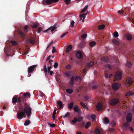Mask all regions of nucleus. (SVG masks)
<instances>
[{
  "label": "nucleus",
  "instance_id": "nucleus-62",
  "mask_svg": "<svg viewBox=\"0 0 134 134\" xmlns=\"http://www.w3.org/2000/svg\"><path fill=\"white\" fill-rule=\"evenodd\" d=\"M124 11L123 10H119L118 11V14H121V13H124Z\"/></svg>",
  "mask_w": 134,
  "mask_h": 134
},
{
  "label": "nucleus",
  "instance_id": "nucleus-25",
  "mask_svg": "<svg viewBox=\"0 0 134 134\" xmlns=\"http://www.w3.org/2000/svg\"><path fill=\"white\" fill-rule=\"evenodd\" d=\"M74 103L73 102L70 103L68 105V107L69 109H72L74 105Z\"/></svg>",
  "mask_w": 134,
  "mask_h": 134
},
{
  "label": "nucleus",
  "instance_id": "nucleus-13",
  "mask_svg": "<svg viewBox=\"0 0 134 134\" xmlns=\"http://www.w3.org/2000/svg\"><path fill=\"white\" fill-rule=\"evenodd\" d=\"M88 13H88V12L87 11V13H84L81 14L80 16V20H81L83 18V19L82 20V22H84V19L85 18V16L88 14Z\"/></svg>",
  "mask_w": 134,
  "mask_h": 134
},
{
  "label": "nucleus",
  "instance_id": "nucleus-2",
  "mask_svg": "<svg viewBox=\"0 0 134 134\" xmlns=\"http://www.w3.org/2000/svg\"><path fill=\"white\" fill-rule=\"evenodd\" d=\"M16 117L19 120L21 119L24 117H26V115L24 111H21L18 112L16 114Z\"/></svg>",
  "mask_w": 134,
  "mask_h": 134
},
{
  "label": "nucleus",
  "instance_id": "nucleus-44",
  "mask_svg": "<svg viewBox=\"0 0 134 134\" xmlns=\"http://www.w3.org/2000/svg\"><path fill=\"white\" fill-rule=\"evenodd\" d=\"M71 121L73 123L75 124L76 122L78 121L76 117H75L74 118L73 120H72Z\"/></svg>",
  "mask_w": 134,
  "mask_h": 134
},
{
  "label": "nucleus",
  "instance_id": "nucleus-49",
  "mask_svg": "<svg viewBox=\"0 0 134 134\" xmlns=\"http://www.w3.org/2000/svg\"><path fill=\"white\" fill-rule=\"evenodd\" d=\"M11 43L13 45H16L17 44L16 42L15 41H11Z\"/></svg>",
  "mask_w": 134,
  "mask_h": 134
},
{
  "label": "nucleus",
  "instance_id": "nucleus-18",
  "mask_svg": "<svg viewBox=\"0 0 134 134\" xmlns=\"http://www.w3.org/2000/svg\"><path fill=\"white\" fill-rule=\"evenodd\" d=\"M28 41L31 44H34L35 43V41L34 38L32 37L31 36L29 37Z\"/></svg>",
  "mask_w": 134,
  "mask_h": 134
},
{
  "label": "nucleus",
  "instance_id": "nucleus-7",
  "mask_svg": "<svg viewBox=\"0 0 134 134\" xmlns=\"http://www.w3.org/2000/svg\"><path fill=\"white\" fill-rule=\"evenodd\" d=\"M37 65H35L32 66H30L28 68V72L29 73L28 75H29V74L33 72L35 69L37 67Z\"/></svg>",
  "mask_w": 134,
  "mask_h": 134
},
{
  "label": "nucleus",
  "instance_id": "nucleus-26",
  "mask_svg": "<svg viewBox=\"0 0 134 134\" xmlns=\"http://www.w3.org/2000/svg\"><path fill=\"white\" fill-rule=\"evenodd\" d=\"M31 123V121L29 120H27L25 121L24 124V125L25 126H27L29 125Z\"/></svg>",
  "mask_w": 134,
  "mask_h": 134
},
{
  "label": "nucleus",
  "instance_id": "nucleus-60",
  "mask_svg": "<svg viewBox=\"0 0 134 134\" xmlns=\"http://www.w3.org/2000/svg\"><path fill=\"white\" fill-rule=\"evenodd\" d=\"M58 65V64L57 63H55L54 65V67L55 68H56L57 67Z\"/></svg>",
  "mask_w": 134,
  "mask_h": 134
},
{
  "label": "nucleus",
  "instance_id": "nucleus-47",
  "mask_svg": "<svg viewBox=\"0 0 134 134\" xmlns=\"http://www.w3.org/2000/svg\"><path fill=\"white\" fill-rule=\"evenodd\" d=\"M70 115V113L69 112H68L66 113L65 115L63 116L64 118H66L68 117Z\"/></svg>",
  "mask_w": 134,
  "mask_h": 134
},
{
  "label": "nucleus",
  "instance_id": "nucleus-16",
  "mask_svg": "<svg viewBox=\"0 0 134 134\" xmlns=\"http://www.w3.org/2000/svg\"><path fill=\"white\" fill-rule=\"evenodd\" d=\"M133 82L131 78L128 77L127 78L126 80V82L128 85H131Z\"/></svg>",
  "mask_w": 134,
  "mask_h": 134
},
{
  "label": "nucleus",
  "instance_id": "nucleus-33",
  "mask_svg": "<svg viewBox=\"0 0 134 134\" xmlns=\"http://www.w3.org/2000/svg\"><path fill=\"white\" fill-rule=\"evenodd\" d=\"M132 65L131 63L129 62H127L126 64V66L129 68H130Z\"/></svg>",
  "mask_w": 134,
  "mask_h": 134
},
{
  "label": "nucleus",
  "instance_id": "nucleus-17",
  "mask_svg": "<svg viewBox=\"0 0 134 134\" xmlns=\"http://www.w3.org/2000/svg\"><path fill=\"white\" fill-rule=\"evenodd\" d=\"M75 79V76H72L70 80V81L69 83V85H70L73 87L74 85V80Z\"/></svg>",
  "mask_w": 134,
  "mask_h": 134
},
{
  "label": "nucleus",
  "instance_id": "nucleus-58",
  "mask_svg": "<svg viewBox=\"0 0 134 134\" xmlns=\"http://www.w3.org/2000/svg\"><path fill=\"white\" fill-rule=\"evenodd\" d=\"M68 33V32H66V33H64L60 36V37L62 38L64 37L65 35Z\"/></svg>",
  "mask_w": 134,
  "mask_h": 134
},
{
  "label": "nucleus",
  "instance_id": "nucleus-48",
  "mask_svg": "<svg viewBox=\"0 0 134 134\" xmlns=\"http://www.w3.org/2000/svg\"><path fill=\"white\" fill-rule=\"evenodd\" d=\"M48 125H49L51 127H54L55 126V125L54 124H51L49 123H48Z\"/></svg>",
  "mask_w": 134,
  "mask_h": 134
},
{
  "label": "nucleus",
  "instance_id": "nucleus-8",
  "mask_svg": "<svg viewBox=\"0 0 134 134\" xmlns=\"http://www.w3.org/2000/svg\"><path fill=\"white\" fill-rule=\"evenodd\" d=\"M132 116L131 113H128L126 116V120L127 122H130L132 121Z\"/></svg>",
  "mask_w": 134,
  "mask_h": 134
},
{
  "label": "nucleus",
  "instance_id": "nucleus-23",
  "mask_svg": "<svg viewBox=\"0 0 134 134\" xmlns=\"http://www.w3.org/2000/svg\"><path fill=\"white\" fill-rule=\"evenodd\" d=\"M19 34L22 38H24L25 36L24 34L22 31L20 30H19L18 31Z\"/></svg>",
  "mask_w": 134,
  "mask_h": 134
},
{
  "label": "nucleus",
  "instance_id": "nucleus-39",
  "mask_svg": "<svg viewBox=\"0 0 134 134\" xmlns=\"http://www.w3.org/2000/svg\"><path fill=\"white\" fill-rule=\"evenodd\" d=\"M43 70L44 71L46 74L47 72V66L46 64L44 65L43 67Z\"/></svg>",
  "mask_w": 134,
  "mask_h": 134
},
{
  "label": "nucleus",
  "instance_id": "nucleus-22",
  "mask_svg": "<svg viewBox=\"0 0 134 134\" xmlns=\"http://www.w3.org/2000/svg\"><path fill=\"white\" fill-rule=\"evenodd\" d=\"M80 104L84 108L86 109L87 110H88V108L87 106V105H85L84 103L83 102H81L80 103Z\"/></svg>",
  "mask_w": 134,
  "mask_h": 134
},
{
  "label": "nucleus",
  "instance_id": "nucleus-37",
  "mask_svg": "<svg viewBox=\"0 0 134 134\" xmlns=\"http://www.w3.org/2000/svg\"><path fill=\"white\" fill-rule=\"evenodd\" d=\"M94 64V62L93 61H91L87 64V66L90 67L92 66Z\"/></svg>",
  "mask_w": 134,
  "mask_h": 134
},
{
  "label": "nucleus",
  "instance_id": "nucleus-61",
  "mask_svg": "<svg viewBox=\"0 0 134 134\" xmlns=\"http://www.w3.org/2000/svg\"><path fill=\"white\" fill-rule=\"evenodd\" d=\"M74 23L75 22L73 20H72L71 23V26L72 27L74 26Z\"/></svg>",
  "mask_w": 134,
  "mask_h": 134
},
{
  "label": "nucleus",
  "instance_id": "nucleus-15",
  "mask_svg": "<svg viewBox=\"0 0 134 134\" xmlns=\"http://www.w3.org/2000/svg\"><path fill=\"white\" fill-rule=\"evenodd\" d=\"M18 99L19 105L20 106L22 105L23 103L24 102L22 97L21 96H19L18 98Z\"/></svg>",
  "mask_w": 134,
  "mask_h": 134
},
{
  "label": "nucleus",
  "instance_id": "nucleus-10",
  "mask_svg": "<svg viewBox=\"0 0 134 134\" xmlns=\"http://www.w3.org/2000/svg\"><path fill=\"white\" fill-rule=\"evenodd\" d=\"M64 104L61 101H58L57 102V106L58 108H63Z\"/></svg>",
  "mask_w": 134,
  "mask_h": 134
},
{
  "label": "nucleus",
  "instance_id": "nucleus-32",
  "mask_svg": "<svg viewBox=\"0 0 134 134\" xmlns=\"http://www.w3.org/2000/svg\"><path fill=\"white\" fill-rule=\"evenodd\" d=\"M91 124V123L90 122H87L85 126L86 128L87 129L90 127Z\"/></svg>",
  "mask_w": 134,
  "mask_h": 134
},
{
  "label": "nucleus",
  "instance_id": "nucleus-59",
  "mask_svg": "<svg viewBox=\"0 0 134 134\" xmlns=\"http://www.w3.org/2000/svg\"><path fill=\"white\" fill-rule=\"evenodd\" d=\"M106 67L108 68L109 69H111V65L109 64H107L105 66Z\"/></svg>",
  "mask_w": 134,
  "mask_h": 134
},
{
  "label": "nucleus",
  "instance_id": "nucleus-52",
  "mask_svg": "<svg viewBox=\"0 0 134 134\" xmlns=\"http://www.w3.org/2000/svg\"><path fill=\"white\" fill-rule=\"evenodd\" d=\"M66 68L68 70L70 69L71 68V66L70 64H68L66 66Z\"/></svg>",
  "mask_w": 134,
  "mask_h": 134
},
{
  "label": "nucleus",
  "instance_id": "nucleus-31",
  "mask_svg": "<svg viewBox=\"0 0 134 134\" xmlns=\"http://www.w3.org/2000/svg\"><path fill=\"white\" fill-rule=\"evenodd\" d=\"M112 42L116 45H118L119 44V42L116 40L115 39H113L112 41Z\"/></svg>",
  "mask_w": 134,
  "mask_h": 134
},
{
  "label": "nucleus",
  "instance_id": "nucleus-4",
  "mask_svg": "<svg viewBox=\"0 0 134 134\" xmlns=\"http://www.w3.org/2000/svg\"><path fill=\"white\" fill-rule=\"evenodd\" d=\"M59 0H43V3L44 4L50 5L53 3L58 2Z\"/></svg>",
  "mask_w": 134,
  "mask_h": 134
},
{
  "label": "nucleus",
  "instance_id": "nucleus-3",
  "mask_svg": "<svg viewBox=\"0 0 134 134\" xmlns=\"http://www.w3.org/2000/svg\"><path fill=\"white\" fill-rule=\"evenodd\" d=\"M122 75L121 72L118 71L115 73L114 76V79L116 80H120L122 78Z\"/></svg>",
  "mask_w": 134,
  "mask_h": 134
},
{
  "label": "nucleus",
  "instance_id": "nucleus-19",
  "mask_svg": "<svg viewBox=\"0 0 134 134\" xmlns=\"http://www.w3.org/2000/svg\"><path fill=\"white\" fill-rule=\"evenodd\" d=\"M17 96H15L13 98L12 102L13 104H15L17 102Z\"/></svg>",
  "mask_w": 134,
  "mask_h": 134
},
{
  "label": "nucleus",
  "instance_id": "nucleus-35",
  "mask_svg": "<svg viewBox=\"0 0 134 134\" xmlns=\"http://www.w3.org/2000/svg\"><path fill=\"white\" fill-rule=\"evenodd\" d=\"M129 125L127 123H124L123 125V127L125 128H128L129 126Z\"/></svg>",
  "mask_w": 134,
  "mask_h": 134
},
{
  "label": "nucleus",
  "instance_id": "nucleus-36",
  "mask_svg": "<svg viewBox=\"0 0 134 134\" xmlns=\"http://www.w3.org/2000/svg\"><path fill=\"white\" fill-rule=\"evenodd\" d=\"M38 26V24L33 23L31 25V26L33 28H35L37 27Z\"/></svg>",
  "mask_w": 134,
  "mask_h": 134
},
{
  "label": "nucleus",
  "instance_id": "nucleus-27",
  "mask_svg": "<svg viewBox=\"0 0 134 134\" xmlns=\"http://www.w3.org/2000/svg\"><path fill=\"white\" fill-rule=\"evenodd\" d=\"M66 91L68 93L71 94L73 92V90L72 89L69 88L66 90Z\"/></svg>",
  "mask_w": 134,
  "mask_h": 134
},
{
  "label": "nucleus",
  "instance_id": "nucleus-45",
  "mask_svg": "<svg viewBox=\"0 0 134 134\" xmlns=\"http://www.w3.org/2000/svg\"><path fill=\"white\" fill-rule=\"evenodd\" d=\"M83 118L82 117H79L77 119L78 121L80 122L82 121Z\"/></svg>",
  "mask_w": 134,
  "mask_h": 134
},
{
  "label": "nucleus",
  "instance_id": "nucleus-63",
  "mask_svg": "<svg viewBox=\"0 0 134 134\" xmlns=\"http://www.w3.org/2000/svg\"><path fill=\"white\" fill-rule=\"evenodd\" d=\"M51 68V66H48L47 68L48 69V71L47 72H48V73H49L50 71V70Z\"/></svg>",
  "mask_w": 134,
  "mask_h": 134
},
{
  "label": "nucleus",
  "instance_id": "nucleus-50",
  "mask_svg": "<svg viewBox=\"0 0 134 134\" xmlns=\"http://www.w3.org/2000/svg\"><path fill=\"white\" fill-rule=\"evenodd\" d=\"M91 118L92 119L93 121L94 120L95 118H96V116L95 115L92 114L91 116Z\"/></svg>",
  "mask_w": 134,
  "mask_h": 134
},
{
  "label": "nucleus",
  "instance_id": "nucleus-64",
  "mask_svg": "<svg viewBox=\"0 0 134 134\" xmlns=\"http://www.w3.org/2000/svg\"><path fill=\"white\" fill-rule=\"evenodd\" d=\"M111 124L113 126H115L116 125V123L114 121H113L111 122Z\"/></svg>",
  "mask_w": 134,
  "mask_h": 134
},
{
  "label": "nucleus",
  "instance_id": "nucleus-34",
  "mask_svg": "<svg viewBox=\"0 0 134 134\" xmlns=\"http://www.w3.org/2000/svg\"><path fill=\"white\" fill-rule=\"evenodd\" d=\"M108 60V58L106 57H104L101 59L102 60L105 62H107Z\"/></svg>",
  "mask_w": 134,
  "mask_h": 134
},
{
  "label": "nucleus",
  "instance_id": "nucleus-6",
  "mask_svg": "<svg viewBox=\"0 0 134 134\" xmlns=\"http://www.w3.org/2000/svg\"><path fill=\"white\" fill-rule=\"evenodd\" d=\"M119 102V100L118 99L114 98L110 100L109 104L112 106L118 104Z\"/></svg>",
  "mask_w": 134,
  "mask_h": 134
},
{
  "label": "nucleus",
  "instance_id": "nucleus-57",
  "mask_svg": "<svg viewBox=\"0 0 134 134\" xmlns=\"http://www.w3.org/2000/svg\"><path fill=\"white\" fill-rule=\"evenodd\" d=\"M64 74L67 77H68L70 76V74L68 72H65Z\"/></svg>",
  "mask_w": 134,
  "mask_h": 134
},
{
  "label": "nucleus",
  "instance_id": "nucleus-21",
  "mask_svg": "<svg viewBox=\"0 0 134 134\" xmlns=\"http://www.w3.org/2000/svg\"><path fill=\"white\" fill-rule=\"evenodd\" d=\"M125 37L129 41L131 40L132 39V37L130 34H127L125 35Z\"/></svg>",
  "mask_w": 134,
  "mask_h": 134
},
{
  "label": "nucleus",
  "instance_id": "nucleus-43",
  "mask_svg": "<svg viewBox=\"0 0 134 134\" xmlns=\"http://www.w3.org/2000/svg\"><path fill=\"white\" fill-rule=\"evenodd\" d=\"M113 35L115 37H118L119 36L118 33L117 31H115Z\"/></svg>",
  "mask_w": 134,
  "mask_h": 134
},
{
  "label": "nucleus",
  "instance_id": "nucleus-56",
  "mask_svg": "<svg viewBox=\"0 0 134 134\" xmlns=\"http://www.w3.org/2000/svg\"><path fill=\"white\" fill-rule=\"evenodd\" d=\"M56 52V50L54 47H53V49L52 51V52L53 53H54Z\"/></svg>",
  "mask_w": 134,
  "mask_h": 134
},
{
  "label": "nucleus",
  "instance_id": "nucleus-11",
  "mask_svg": "<svg viewBox=\"0 0 134 134\" xmlns=\"http://www.w3.org/2000/svg\"><path fill=\"white\" fill-rule=\"evenodd\" d=\"M76 57L78 58L81 59L82 58L83 56L81 52L78 51L76 53Z\"/></svg>",
  "mask_w": 134,
  "mask_h": 134
},
{
  "label": "nucleus",
  "instance_id": "nucleus-38",
  "mask_svg": "<svg viewBox=\"0 0 134 134\" xmlns=\"http://www.w3.org/2000/svg\"><path fill=\"white\" fill-rule=\"evenodd\" d=\"M79 79L80 80H81V77L78 76H76L75 77V80L76 81H77V80Z\"/></svg>",
  "mask_w": 134,
  "mask_h": 134
},
{
  "label": "nucleus",
  "instance_id": "nucleus-20",
  "mask_svg": "<svg viewBox=\"0 0 134 134\" xmlns=\"http://www.w3.org/2000/svg\"><path fill=\"white\" fill-rule=\"evenodd\" d=\"M72 45L70 44L67 47L66 49V52L68 53L72 49Z\"/></svg>",
  "mask_w": 134,
  "mask_h": 134
},
{
  "label": "nucleus",
  "instance_id": "nucleus-42",
  "mask_svg": "<svg viewBox=\"0 0 134 134\" xmlns=\"http://www.w3.org/2000/svg\"><path fill=\"white\" fill-rule=\"evenodd\" d=\"M30 94L29 93L26 92L24 94V96L25 97H30Z\"/></svg>",
  "mask_w": 134,
  "mask_h": 134
},
{
  "label": "nucleus",
  "instance_id": "nucleus-1",
  "mask_svg": "<svg viewBox=\"0 0 134 134\" xmlns=\"http://www.w3.org/2000/svg\"><path fill=\"white\" fill-rule=\"evenodd\" d=\"M24 111L26 115H27V118H29L32 115V108L30 105L27 103H24Z\"/></svg>",
  "mask_w": 134,
  "mask_h": 134
},
{
  "label": "nucleus",
  "instance_id": "nucleus-46",
  "mask_svg": "<svg viewBox=\"0 0 134 134\" xmlns=\"http://www.w3.org/2000/svg\"><path fill=\"white\" fill-rule=\"evenodd\" d=\"M127 20L129 21H131L133 23H134V18H133L132 19L128 17L127 18Z\"/></svg>",
  "mask_w": 134,
  "mask_h": 134
},
{
  "label": "nucleus",
  "instance_id": "nucleus-28",
  "mask_svg": "<svg viewBox=\"0 0 134 134\" xmlns=\"http://www.w3.org/2000/svg\"><path fill=\"white\" fill-rule=\"evenodd\" d=\"M105 25L104 24L99 25L98 26V28L99 30H102L104 29L105 27Z\"/></svg>",
  "mask_w": 134,
  "mask_h": 134
},
{
  "label": "nucleus",
  "instance_id": "nucleus-41",
  "mask_svg": "<svg viewBox=\"0 0 134 134\" xmlns=\"http://www.w3.org/2000/svg\"><path fill=\"white\" fill-rule=\"evenodd\" d=\"M95 132L96 134H101L100 131L98 129H95Z\"/></svg>",
  "mask_w": 134,
  "mask_h": 134
},
{
  "label": "nucleus",
  "instance_id": "nucleus-14",
  "mask_svg": "<svg viewBox=\"0 0 134 134\" xmlns=\"http://www.w3.org/2000/svg\"><path fill=\"white\" fill-rule=\"evenodd\" d=\"M97 109L98 111L102 110L103 109V105L102 103H98L96 105Z\"/></svg>",
  "mask_w": 134,
  "mask_h": 134
},
{
  "label": "nucleus",
  "instance_id": "nucleus-24",
  "mask_svg": "<svg viewBox=\"0 0 134 134\" xmlns=\"http://www.w3.org/2000/svg\"><path fill=\"white\" fill-rule=\"evenodd\" d=\"M96 42L94 41H92L89 43V45L91 47H93L96 45Z\"/></svg>",
  "mask_w": 134,
  "mask_h": 134
},
{
  "label": "nucleus",
  "instance_id": "nucleus-30",
  "mask_svg": "<svg viewBox=\"0 0 134 134\" xmlns=\"http://www.w3.org/2000/svg\"><path fill=\"white\" fill-rule=\"evenodd\" d=\"M104 123L105 124H108L109 123V120L108 119L107 117H105L104 119Z\"/></svg>",
  "mask_w": 134,
  "mask_h": 134
},
{
  "label": "nucleus",
  "instance_id": "nucleus-9",
  "mask_svg": "<svg viewBox=\"0 0 134 134\" xmlns=\"http://www.w3.org/2000/svg\"><path fill=\"white\" fill-rule=\"evenodd\" d=\"M56 28V27L55 26H52L48 29L44 30V32H47L48 33H49L51 32H52Z\"/></svg>",
  "mask_w": 134,
  "mask_h": 134
},
{
  "label": "nucleus",
  "instance_id": "nucleus-12",
  "mask_svg": "<svg viewBox=\"0 0 134 134\" xmlns=\"http://www.w3.org/2000/svg\"><path fill=\"white\" fill-rule=\"evenodd\" d=\"M73 109L75 112L79 114L81 112V111H80L79 107L77 105L75 106L73 108Z\"/></svg>",
  "mask_w": 134,
  "mask_h": 134
},
{
  "label": "nucleus",
  "instance_id": "nucleus-51",
  "mask_svg": "<svg viewBox=\"0 0 134 134\" xmlns=\"http://www.w3.org/2000/svg\"><path fill=\"white\" fill-rule=\"evenodd\" d=\"M81 37L82 39H85L87 37V35L85 34H83L82 35Z\"/></svg>",
  "mask_w": 134,
  "mask_h": 134
},
{
  "label": "nucleus",
  "instance_id": "nucleus-29",
  "mask_svg": "<svg viewBox=\"0 0 134 134\" xmlns=\"http://www.w3.org/2000/svg\"><path fill=\"white\" fill-rule=\"evenodd\" d=\"M133 94V92H131L130 91H129L126 93L125 96H129L132 95Z\"/></svg>",
  "mask_w": 134,
  "mask_h": 134
},
{
  "label": "nucleus",
  "instance_id": "nucleus-54",
  "mask_svg": "<svg viewBox=\"0 0 134 134\" xmlns=\"http://www.w3.org/2000/svg\"><path fill=\"white\" fill-rule=\"evenodd\" d=\"M42 27H39L38 29L37 32L38 33L42 31Z\"/></svg>",
  "mask_w": 134,
  "mask_h": 134
},
{
  "label": "nucleus",
  "instance_id": "nucleus-40",
  "mask_svg": "<svg viewBox=\"0 0 134 134\" xmlns=\"http://www.w3.org/2000/svg\"><path fill=\"white\" fill-rule=\"evenodd\" d=\"M88 5H87L84 8H83V9H82V10L81 11V13H83L86 10L87 8H88Z\"/></svg>",
  "mask_w": 134,
  "mask_h": 134
},
{
  "label": "nucleus",
  "instance_id": "nucleus-53",
  "mask_svg": "<svg viewBox=\"0 0 134 134\" xmlns=\"http://www.w3.org/2000/svg\"><path fill=\"white\" fill-rule=\"evenodd\" d=\"M64 1L67 4H70L71 0H64Z\"/></svg>",
  "mask_w": 134,
  "mask_h": 134
},
{
  "label": "nucleus",
  "instance_id": "nucleus-55",
  "mask_svg": "<svg viewBox=\"0 0 134 134\" xmlns=\"http://www.w3.org/2000/svg\"><path fill=\"white\" fill-rule=\"evenodd\" d=\"M89 97L88 96H86L84 98V100L85 101H86L88 100Z\"/></svg>",
  "mask_w": 134,
  "mask_h": 134
},
{
  "label": "nucleus",
  "instance_id": "nucleus-5",
  "mask_svg": "<svg viewBox=\"0 0 134 134\" xmlns=\"http://www.w3.org/2000/svg\"><path fill=\"white\" fill-rule=\"evenodd\" d=\"M121 86L120 83L115 82L112 84V87L114 90H117L119 89Z\"/></svg>",
  "mask_w": 134,
  "mask_h": 134
}]
</instances>
